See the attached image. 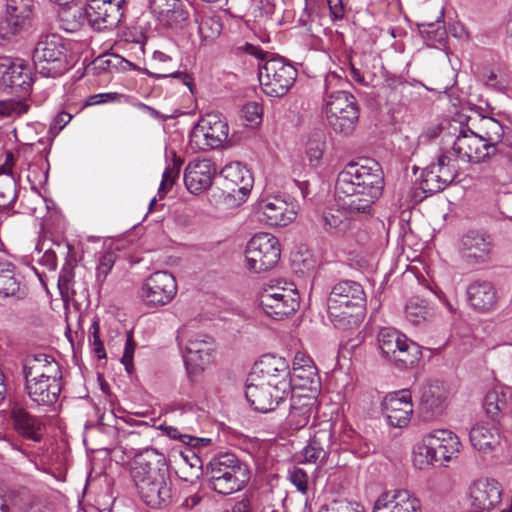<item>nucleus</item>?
I'll return each instance as SVG.
<instances>
[{"label":"nucleus","mask_w":512,"mask_h":512,"mask_svg":"<svg viewBox=\"0 0 512 512\" xmlns=\"http://www.w3.org/2000/svg\"><path fill=\"white\" fill-rule=\"evenodd\" d=\"M383 188L382 169L373 160L346 165L336 181L339 204L350 213L370 215L372 205L381 196Z\"/></svg>","instance_id":"f257e3e1"},{"label":"nucleus","mask_w":512,"mask_h":512,"mask_svg":"<svg viewBox=\"0 0 512 512\" xmlns=\"http://www.w3.org/2000/svg\"><path fill=\"white\" fill-rule=\"evenodd\" d=\"M130 476L140 499L149 507L161 509L172 500V479L165 456L146 449L130 463Z\"/></svg>","instance_id":"f03ea898"},{"label":"nucleus","mask_w":512,"mask_h":512,"mask_svg":"<svg viewBox=\"0 0 512 512\" xmlns=\"http://www.w3.org/2000/svg\"><path fill=\"white\" fill-rule=\"evenodd\" d=\"M366 306L363 287L350 280L335 284L327 299L328 316L338 329H348L360 324Z\"/></svg>","instance_id":"7ed1b4c3"},{"label":"nucleus","mask_w":512,"mask_h":512,"mask_svg":"<svg viewBox=\"0 0 512 512\" xmlns=\"http://www.w3.org/2000/svg\"><path fill=\"white\" fill-rule=\"evenodd\" d=\"M209 487L221 495L241 490L249 481V470L235 455L223 454L207 465Z\"/></svg>","instance_id":"20e7f679"},{"label":"nucleus","mask_w":512,"mask_h":512,"mask_svg":"<svg viewBox=\"0 0 512 512\" xmlns=\"http://www.w3.org/2000/svg\"><path fill=\"white\" fill-rule=\"evenodd\" d=\"M36 70L45 77H58L69 69L66 41L57 34L43 35L33 51Z\"/></svg>","instance_id":"39448f33"},{"label":"nucleus","mask_w":512,"mask_h":512,"mask_svg":"<svg viewBox=\"0 0 512 512\" xmlns=\"http://www.w3.org/2000/svg\"><path fill=\"white\" fill-rule=\"evenodd\" d=\"M323 101L329 126L337 133L350 134L359 118L354 96L343 90H327Z\"/></svg>","instance_id":"423d86ee"},{"label":"nucleus","mask_w":512,"mask_h":512,"mask_svg":"<svg viewBox=\"0 0 512 512\" xmlns=\"http://www.w3.org/2000/svg\"><path fill=\"white\" fill-rule=\"evenodd\" d=\"M177 339L183 347L184 364L188 375L191 378L198 376L212 362L213 339L186 328L179 332Z\"/></svg>","instance_id":"0eeeda50"},{"label":"nucleus","mask_w":512,"mask_h":512,"mask_svg":"<svg viewBox=\"0 0 512 512\" xmlns=\"http://www.w3.org/2000/svg\"><path fill=\"white\" fill-rule=\"evenodd\" d=\"M379 349L399 368L414 365L421 357L420 347L394 328H382L377 336Z\"/></svg>","instance_id":"6e6552de"},{"label":"nucleus","mask_w":512,"mask_h":512,"mask_svg":"<svg viewBox=\"0 0 512 512\" xmlns=\"http://www.w3.org/2000/svg\"><path fill=\"white\" fill-rule=\"evenodd\" d=\"M259 305L267 316L275 320H282L298 309L299 294L293 284L286 286V284L282 285V282L276 281L261 289Z\"/></svg>","instance_id":"1a4fd4ad"},{"label":"nucleus","mask_w":512,"mask_h":512,"mask_svg":"<svg viewBox=\"0 0 512 512\" xmlns=\"http://www.w3.org/2000/svg\"><path fill=\"white\" fill-rule=\"evenodd\" d=\"M296 78L297 70L281 57H273L259 66L260 85L271 97L286 95Z\"/></svg>","instance_id":"9d476101"},{"label":"nucleus","mask_w":512,"mask_h":512,"mask_svg":"<svg viewBox=\"0 0 512 512\" xmlns=\"http://www.w3.org/2000/svg\"><path fill=\"white\" fill-rule=\"evenodd\" d=\"M280 243L269 233L254 235L245 251L246 266L255 273L266 272L276 266L280 259Z\"/></svg>","instance_id":"9b49d317"},{"label":"nucleus","mask_w":512,"mask_h":512,"mask_svg":"<svg viewBox=\"0 0 512 512\" xmlns=\"http://www.w3.org/2000/svg\"><path fill=\"white\" fill-rule=\"evenodd\" d=\"M228 124L217 114H207L192 128L189 146L193 151L216 149L228 138Z\"/></svg>","instance_id":"f8f14e48"},{"label":"nucleus","mask_w":512,"mask_h":512,"mask_svg":"<svg viewBox=\"0 0 512 512\" xmlns=\"http://www.w3.org/2000/svg\"><path fill=\"white\" fill-rule=\"evenodd\" d=\"M495 153L496 147L485 142L480 133L468 126L460 127L451 152L456 159L473 164L483 163Z\"/></svg>","instance_id":"ddd939ff"},{"label":"nucleus","mask_w":512,"mask_h":512,"mask_svg":"<svg viewBox=\"0 0 512 512\" xmlns=\"http://www.w3.org/2000/svg\"><path fill=\"white\" fill-rule=\"evenodd\" d=\"M289 364L283 357L265 354L253 365L248 375L250 381L264 382L268 386L290 389Z\"/></svg>","instance_id":"4468645a"},{"label":"nucleus","mask_w":512,"mask_h":512,"mask_svg":"<svg viewBox=\"0 0 512 512\" xmlns=\"http://www.w3.org/2000/svg\"><path fill=\"white\" fill-rule=\"evenodd\" d=\"M259 220L273 227H285L297 216V205L283 195H266L258 202Z\"/></svg>","instance_id":"2eb2a0df"},{"label":"nucleus","mask_w":512,"mask_h":512,"mask_svg":"<svg viewBox=\"0 0 512 512\" xmlns=\"http://www.w3.org/2000/svg\"><path fill=\"white\" fill-rule=\"evenodd\" d=\"M177 283L167 271H157L145 279L141 286V299L149 307L168 304L176 295Z\"/></svg>","instance_id":"dca6fc26"},{"label":"nucleus","mask_w":512,"mask_h":512,"mask_svg":"<svg viewBox=\"0 0 512 512\" xmlns=\"http://www.w3.org/2000/svg\"><path fill=\"white\" fill-rule=\"evenodd\" d=\"M34 0H6L5 14L0 18V39L11 40L30 26Z\"/></svg>","instance_id":"f3484780"},{"label":"nucleus","mask_w":512,"mask_h":512,"mask_svg":"<svg viewBox=\"0 0 512 512\" xmlns=\"http://www.w3.org/2000/svg\"><path fill=\"white\" fill-rule=\"evenodd\" d=\"M419 414L424 421L442 416L448 407L449 390L444 382L433 380L425 383L420 390Z\"/></svg>","instance_id":"a211bd4d"},{"label":"nucleus","mask_w":512,"mask_h":512,"mask_svg":"<svg viewBox=\"0 0 512 512\" xmlns=\"http://www.w3.org/2000/svg\"><path fill=\"white\" fill-rule=\"evenodd\" d=\"M493 250V239L484 232L471 230L461 238L460 255L468 265L475 266L490 262Z\"/></svg>","instance_id":"6ab92c4d"},{"label":"nucleus","mask_w":512,"mask_h":512,"mask_svg":"<svg viewBox=\"0 0 512 512\" xmlns=\"http://www.w3.org/2000/svg\"><path fill=\"white\" fill-rule=\"evenodd\" d=\"M89 25L95 30L113 29L124 15L125 0H88Z\"/></svg>","instance_id":"aec40b11"},{"label":"nucleus","mask_w":512,"mask_h":512,"mask_svg":"<svg viewBox=\"0 0 512 512\" xmlns=\"http://www.w3.org/2000/svg\"><path fill=\"white\" fill-rule=\"evenodd\" d=\"M289 392L290 389L268 386L264 382L250 381L247 378L245 396L256 411L267 413L274 410Z\"/></svg>","instance_id":"412c9836"},{"label":"nucleus","mask_w":512,"mask_h":512,"mask_svg":"<svg viewBox=\"0 0 512 512\" xmlns=\"http://www.w3.org/2000/svg\"><path fill=\"white\" fill-rule=\"evenodd\" d=\"M500 484L493 479H477L468 487L467 499L470 506L477 512H489L501 502Z\"/></svg>","instance_id":"4be33fe9"},{"label":"nucleus","mask_w":512,"mask_h":512,"mask_svg":"<svg viewBox=\"0 0 512 512\" xmlns=\"http://www.w3.org/2000/svg\"><path fill=\"white\" fill-rule=\"evenodd\" d=\"M32 82L31 69L22 60L0 57V90L15 88L26 93Z\"/></svg>","instance_id":"5701e85b"},{"label":"nucleus","mask_w":512,"mask_h":512,"mask_svg":"<svg viewBox=\"0 0 512 512\" xmlns=\"http://www.w3.org/2000/svg\"><path fill=\"white\" fill-rule=\"evenodd\" d=\"M382 409L389 425L397 428L407 426L413 413L411 392L404 389L388 394L382 402Z\"/></svg>","instance_id":"b1692460"},{"label":"nucleus","mask_w":512,"mask_h":512,"mask_svg":"<svg viewBox=\"0 0 512 512\" xmlns=\"http://www.w3.org/2000/svg\"><path fill=\"white\" fill-rule=\"evenodd\" d=\"M216 172V165L210 159L197 158L190 161L184 173L187 190L195 195L207 190L212 185Z\"/></svg>","instance_id":"393cba45"},{"label":"nucleus","mask_w":512,"mask_h":512,"mask_svg":"<svg viewBox=\"0 0 512 512\" xmlns=\"http://www.w3.org/2000/svg\"><path fill=\"white\" fill-rule=\"evenodd\" d=\"M289 382L290 388L310 391L313 395L317 392L319 377L317 369L309 356L300 352L295 355Z\"/></svg>","instance_id":"a878e982"},{"label":"nucleus","mask_w":512,"mask_h":512,"mask_svg":"<svg viewBox=\"0 0 512 512\" xmlns=\"http://www.w3.org/2000/svg\"><path fill=\"white\" fill-rule=\"evenodd\" d=\"M417 497L407 490H395L380 495L374 503L373 512H420Z\"/></svg>","instance_id":"bb28decb"},{"label":"nucleus","mask_w":512,"mask_h":512,"mask_svg":"<svg viewBox=\"0 0 512 512\" xmlns=\"http://www.w3.org/2000/svg\"><path fill=\"white\" fill-rule=\"evenodd\" d=\"M150 9L159 23L168 28H182L188 20L181 0H150Z\"/></svg>","instance_id":"cd10ccee"},{"label":"nucleus","mask_w":512,"mask_h":512,"mask_svg":"<svg viewBox=\"0 0 512 512\" xmlns=\"http://www.w3.org/2000/svg\"><path fill=\"white\" fill-rule=\"evenodd\" d=\"M59 365L50 355L39 353L28 355L23 363L25 383L42 379H58Z\"/></svg>","instance_id":"c85d7f7f"},{"label":"nucleus","mask_w":512,"mask_h":512,"mask_svg":"<svg viewBox=\"0 0 512 512\" xmlns=\"http://www.w3.org/2000/svg\"><path fill=\"white\" fill-rule=\"evenodd\" d=\"M59 365L50 355L39 353L28 355L23 363L25 383L42 379H58Z\"/></svg>","instance_id":"c756f323"},{"label":"nucleus","mask_w":512,"mask_h":512,"mask_svg":"<svg viewBox=\"0 0 512 512\" xmlns=\"http://www.w3.org/2000/svg\"><path fill=\"white\" fill-rule=\"evenodd\" d=\"M466 294L469 305L475 311L486 313L495 309L497 305V291L489 281H473L468 285Z\"/></svg>","instance_id":"7c9ffc66"},{"label":"nucleus","mask_w":512,"mask_h":512,"mask_svg":"<svg viewBox=\"0 0 512 512\" xmlns=\"http://www.w3.org/2000/svg\"><path fill=\"white\" fill-rule=\"evenodd\" d=\"M317 400L315 395H302L293 392L287 424L292 430L305 427L311 416L316 412Z\"/></svg>","instance_id":"2f4dec72"},{"label":"nucleus","mask_w":512,"mask_h":512,"mask_svg":"<svg viewBox=\"0 0 512 512\" xmlns=\"http://www.w3.org/2000/svg\"><path fill=\"white\" fill-rule=\"evenodd\" d=\"M11 420L18 434L35 442L41 441L44 424L39 418L23 408L15 407L11 411Z\"/></svg>","instance_id":"473e14b6"},{"label":"nucleus","mask_w":512,"mask_h":512,"mask_svg":"<svg viewBox=\"0 0 512 512\" xmlns=\"http://www.w3.org/2000/svg\"><path fill=\"white\" fill-rule=\"evenodd\" d=\"M25 390L38 405H52L59 397L61 386L58 379H42L25 383Z\"/></svg>","instance_id":"72a5a7b5"},{"label":"nucleus","mask_w":512,"mask_h":512,"mask_svg":"<svg viewBox=\"0 0 512 512\" xmlns=\"http://www.w3.org/2000/svg\"><path fill=\"white\" fill-rule=\"evenodd\" d=\"M9 512H46L43 503L29 490H12L2 495Z\"/></svg>","instance_id":"f704fd0d"},{"label":"nucleus","mask_w":512,"mask_h":512,"mask_svg":"<svg viewBox=\"0 0 512 512\" xmlns=\"http://www.w3.org/2000/svg\"><path fill=\"white\" fill-rule=\"evenodd\" d=\"M221 175L230 183V189L233 192L237 191L243 196H246L253 186V177L250 171L240 162H231L226 164L222 170Z\"/></svg>","instance_id":"c9c22d12"},{"label":"nucleus","mask_w":512,"mask_h":512,"mask_svg":"<svg viewBox=\"0 0 512 512\" xmlns=\"http://www.w3.org/2000/svg\"><path fill=\"white\" fill-rule=\"evenodd\" d=\"M431 443L437 448L438 454L444 462H449L458 457L461 442L458 436L448 429H436L431 431Z\"/></svg>","instance_id":"e433bc0d"},{"label":"nucleus","mask_w":512,"mask_h":512,"mask_svg":"<svg viewBox=\"0 0 512 512\" xmlns=\"http://www.w3.org/2000/svg\"><path fill=\"white\" fill-rule=\"evenodd\" d=\"M192 419L195 424L197 421L195 419V415L193 412L186 413L183 418V423H186L187 426L182 427V430L177 427L171 425H160L159 428L167 435L170 439L178 440L181 443L191 446L193 448L196 447H204L209 444L210 439L195 437L186 432V430H194V426L192 423H189L187 420Z\"/></svg>","instance_id":"4c0bfd02"},{"label":"nucleus","mask_w":512,"mask_h":512,"mask_svg":"<svg viewBox=\"0 0 512 512\" xmlns=\"http://www.w3.org/2000/svg\"><path fill=\"white\" fill-rule=\"evenodd\" d=\"M58 12L60 27L67 32H75L85 24H89L88 6L86 8L77 5H61Z\"/></svg>","instance_id":"58836bf2"},{"label":"nucleus","mask_w":512,"mask_h":512,"mask_svg":"<svg viewBox=\"0 0 512 512\" xmlns=\"http://www.w3.org/2000/svg\"><path fill=\"white\" fill-rule=\"evenodd\" d=\"M195 22L198 25V34L202 42L208 43L216 40L222 32L220 18L211 11H197Z\"/></svg>","instance_id":"ea45409f"},{"label":"nucleus","mask_w":512,"mask_h":512,"mask_svg":"<svg viewBox=\"0 0 512 512\" xmlns=\"http://www.w3.org/2000/svg\"><path fill=\"white\" fill-rule=\"evenodd\" d=\"M13 159V154L7 152L5 163L1 167L2 173L5 175H0V207L11 205L17 198L16 182L12 176Z\"/></svg>","instance_id":"a19ab883"},{"label":"nucleus","mask_w":512,"mask_h":512,"mask_svg":"<svg viewBox=\"0 0 512 512\" xmlns=\"http://www.w3.org/2000/svg\"><path fill=\"white\" fill-rule=\"evenodd\" d=\"M469 438L475 449L489 452L498 444L499 435L488 424L477 423L471 428Z\"/></svg>","instance_id":"79ce46f5"},{"label":"nucleus","mask_w":512,"mask_h":512,"mask_svg":"<svg viewBox=\"0 0 512 512\" xmlns=\"http://www.w3.org/2000/svg\"><path fill=\"white\" fill-rule=\"evenodd\" d=\"M322 221L324 230L331 235L341 236L350 230V220L342 211L337 209L324 211Z\"/></svg>","instance_id":"37998d69"},{"label":"nucleus","mask_w":512,"mask_h":512,"mask_svg":"<svg viewBox=\"0 0 512 512\" xmlns=\"http://www.w3.org/2000/svg\"><path fill=\"white\" fill-rule=\"evenodd\" d=\"M432 442L433 440L428 433L423 438V444L419 445L414 453V462L421 469L434 465L441 460L437 448L431 444Z\"/></svg>","instance_id":"c03bdc74"},{"label":"nucleus","mask_w":512,"mask_h":512,"mask_svg":"<svg viewBox=\"0 0 512 512\" xmlns=\"http://www.w3.org/2000/svg\"><path fill=\"white\" fill-rule=\"evenodd\" d=\"M405 316L409 322L418 325L431 318L433 311L425 300L413 297L406 304Z\"/></svg>","instance_id":"a18cd8bd"},{"label":"nucleus","mask_w":512,"mask_h":512,"mask_svg":"<svg viewBox=\"0 0 512 512\" xmlns=\"http://www.w3.org/2000/svg\"><path fill=\"white\" fill-rule=\"evenodd\" d=\"M456 158L452 157L450 151H447L439 156L437 163L431 164L427 169L433 170L443 177L444 182L452 183L457 175L458 165Z\"/></svg>","instance_id":"49530a36"},{"label":"nucleus","mask_w":512,"mask_h":512,"mask_svg":"<svg viewBox=\"0 0 512 512\" xmlns=\"http://www.w3.org/2000/svg\"><path fill=\"white\" fill-rule=\"evenodd\" d=\"M481 131L480 137L489 142L490 145L497 147L504 135V130L499 121L492 117L483 116L481 118Z\"/></svg>","instance_id":"de8ad7c7"},{"label":"nucleus","mask_w":512,"mask_h":512,"mask_svg":"<svg viewBox=\"0 0 512 512\" xmlns=\"http://www.w3.org/2000/svg\"><path fill=\"white\" fill-rule=\"evenodd\" d=\"M182 164L183 160L173 152L171 162L167 165L162 175V181L158 190L160 198L170 190L176 179L179 177Z\"/></svg>","instance_id":"09e8293b"},{"label":"nucleus","mask_w":512,"mask_h":512,"mask_svg":"<svg viewBox=\"0 0 512 512\" xmlns=\"http://www.w3.org/2000/svg\"><path fill=\"white\" fill-rule=\"evenodd\" d=\"M507 402L505 394L498 390L489 391L484 400V409L486 414L492 419H498L501 412L506 410Z\"/></svg>","instance_id":"8fccbe9b"},{"label":"nucleus","mask_w":512,"mask_h":512,"mask_svg":"<svg viewBox=\"0 0 512 512\" xmlns=\"http://www.w3.org/2000/svg\"><path fill=\"white\" fill-rule=\"evenodd\" d=\"M449 185L444 182L443 177L433 170L426 169L421 182V187L424 192L434 194L444 190Z\"/></svg>","instance_id":"3c124183"},{"label":"nucleus","mask_w":512,"mask_h":512,"mask_svg":"<svg viewBox=\"0 0 512 512\" xmlns=\"http://www.w3.org/2000/svg\"><path fill=\"white\" fill-rule=\"evenodd\" d=\"M29 105L23 100H4L0 101V117H18L27 113Z\"/></svg>","instance_id":"603ef678"},{"label":"nucleus","mask_w":512,"mask_h":512,"mask_svg":"<svg viewBox=\"0 0 512 512\" xmlns=\"http://www.w3.org/2000/svg\"><path fill=\"white\" fill-rule=\"evenodd\" d=\"M325 149V142L321 139H310L307 143L306 156L312 167H318L321 163Z\"/></svg>","instance_id":"864d4df0"},{"label":"nucleus","mask_w":512,"mask_h":512,"mask_svg":"<svg viewBox=\"0 0 512 512\" xmlns=\"http://www.w3.org/2000/svg\"><path fill=\"white\" fill-rule=\"evenodd\" d=\"M20 289V283L15 278L14 268L0 277V296H15Z\"/></svg>","instance_id":"5fc2aeb1"},{"label":"nucleus","mask_w":512,"mask_h":512,"mask_svg":"<svg viewBox=\"0 0 512 512\" xmlns=\"http://www.w3.org/2000/svg\"><path fill=\"white\" fill-rule=\"evenodd\" d=\"M117 259V254L114 251H105L99 259V264L96 269V277L97 280L103 282L111 269L113 268L115 261Z\"/></svg>","instance_id":"6e6d98bb"},{"label":"nucleus","mask_w":512,"mask_h":512,"mask_svg":"<svg viewBox=\"0 0 512 512\" xmlns=\"http://www.w3.org/2000/svg\"><path fill=\"white\" fill-rule=\"evenodd\" d=\"M482 80L487 87L496 91H503L508 85L505 75L494 70H485L482 74Z\"/></svg>","instance_id":"4d7b16f0"},{"label":"nucleus","mask_w":512,"mask_h":512,"mask_svg":"<svg viewBox=\"0 0 512 512\" xmlns=\"http://www.w3.org/2000/svg\"><path fill=\"white\" fill-rule=\"evenodd\" d=\"M73 279L74 271L72 265H64L60 271L58 279V287L62 296L69 297L72 293Z\"/></svg>","instance_id":"13d9d810"},{"label":"nucleus","mask_w":512,"mask_h":512,"mask_svg":"<svg viewBox=\"0 0 512 512\" xmlns=\"http://www.w3.org/2000/svg\"><path fill=\"white\" fill-rule=\"evenodd\" d=\"M326 453L320 442L314 438L303 449V457L305 462L316 463L318 460L323 459Z\"/></svg>","instance_id":"bf43d9fd"},{"label":"nucleus","mask_w":512,"mask_h":512,"mask_svg":"<svg viewBox=\"0 0 512 512\" xmlns=\"http://www.w3.org/2000/svg\"><path fill=\"white\" fill-rule=\"evenodd\" d=\"M243 117L251 124H256L261 120L262 107L256 102H249L243 106Z\"/></svg>","instance_id":"052dcab7"},{"label":"nucleus","mask_w":512,"mask_h":512,"mask_svg":"<svg viewBox=\"0 0 512 512\" xmlns=\"http://www.w3.org/2000/svg\"><path fill=\"white\" fill-rule=\"evenodd\" d=\"M135 351V342L133 340L132 334L127 335L124 353L121 359L122 364L125 366V369L128 373H131L133 369V355Z\"/></svg>","instance_id":"680f3d73"},{"label":"nucleus","mask_w":512,"mask_h":512,"mask_svg":"<svg viewBox=\"0 0 512 512\" xmlns=\"http://www.w3.org/2000/svg\"><path fill=\"white\" fill-rule=\"evenodd\" d=\"M92 334L90 337V342L93 345L94 352L97 354L99 359L105 358V348L103 342L100 339V328L98 322H93L92 324Z\"/></svg>","instance_id":"e2e57ef3"},{"label":"nucleus","mask_w":512,"mask_h":512,"mask_svg":"<svg viewBox=\"0 0 512 512\" xmlns=\"http://www.w3.org/2000/svg\"><path fill=\"white\" fill-rule=\"evenodd\" d=\"M291 482L297 487V489L301 492H306L308 485V476L304 470L301 468H295L290 474Z\"/></svg>","instance_id":"0e129e2a"},{"label":"nucleus","mask_w":512,"mask_h":512,"mask_svg":"<svg viewBox=\"0 0 512 512\" xmlns=\"http://www.w3.org/2000/svg\"><path fill=\"white\" fill-rule=\"evenodd\" d=\"M148 74L156 79H162L167 77L179 78L182 79L186 85L190 84V77L186 73L180 71L164 70L162 72H148Z\"/></svg>","instance_id":"69168bd1"},{"label":"nucleus","mask_w":512,"mask_h":512,"mask_svg":"<svg viewBox=\"0 0 512 512\" xmlns=\"http://www.w3.org/2000/svg\"><path fill=\"white\" fill-rule=\"evenodd\" d=\"M327 4L334 20H341L345 15V5L343 0H327Z\"/></svg>","instance_id":"338daca9"},{"label":"nucleus","mask_w":512,"mask_h":512,"mask_svg":"<svg viewBox=\"0 0 512 512\" xmlns=\"http://www.w3.org/2000/svg\"><path fill=\"white\" fill-rule=\"evenodd\" d=\"M27 178L33 185L41 184L43 181L47 180V173L42 172L37 165H31L28 169Z\"/></svg>","instance_id":"774afa93"}]
</instances>
